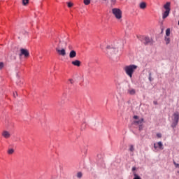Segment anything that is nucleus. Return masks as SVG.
Instances as JSON below:
<instances>
[{"instance_id": "3", "label": "nucleus", "mask_w": 179, "mask_h": 179, "mask_svg": "<svg viewBox=\"0 0 179 179\" xmlns=\"http://www.w3.org/2000/svg\"><path fill=\"white\" fill-rule=\"evenodd\" d=\"M163 8L165 9V11L162 13V19H166V17H169L171 10V3L170 1L166 2Z\"/></svg>"}, {"instance_id": "19", "label": "nucleus", "mask_w": 179, "mask_h": 179, "mask_svg": "<svg viewBox=\"0 0 179 179\" xmlns=\"http://www.w3.org/2000/svg\"><path fill=\"white\" fill-rule=\"evenodd\" d=\"M134 179H141V176H138V174H136V173H134Z\"/></svg>"}, {"instance_id": "30", "label": "nucleus", "mask_w": 179, "mask_h": 179, "mask_svg": "<svg viewBox=\"0 0 179 179\" xmlns=\"http://www.w3.org/2000/svg\"><path fill=\"white\" fill-rule=\"evenodd\" d=\"M157 138H162V134L161 133H157Z\"/></svg>"}, {"instance_id": "7", "label": "nucleus", "mask_w": 179, "mask_h": 179, "mask_svg": "<svg viewBox=\"0 0 179 179\" xmlns=\"http://www.w3.org/2000/svg\"><path fill=\"white\" fill-rule=\"evenodd\" d=\"M138 39L140 40V41L143 43L145 45H148V44H153L152 38H149V36H140Z\"/></svg>"}, {"instance_id": "1", "label": "nucleus", "mask_w": 179, "mask_h": 179, "mask_svg": "<svg viewBox=\"0 0 179 179\" xmlns=\"http://www.w3.org/2000/svg\"><path fill=\"white\" fill-rule=\"evenodd\" d=\"M122 47V43H118V42H115L113 45H108L106 47V54L108 57H111L113 54H117L118 52V48Z\"/></svg>"}, {"instance_id": "22", "label": "nucleus", "mask_w": 179, "mask_h": 179, "mask_svg": "<svg viewBox=\"0 0 179 179\" xmlns=\"http://www.w3.org/2000/svg\"><path fill=\"white\" fill-rule=\"evenodd\" d=\"M67 6H68V8H72V6H73V3H72L71 2H68L67 3Z\"/></svg>"}, {"instance_id": "29", "label": "nucleus", "mask_w": 179, "mask_h": 179, "mask_svg": "<svg viewBox=\"0 0 179 179\" xmlns=\"http://www.w3.org/2000/svg\"><path fill=\"white\" fill-rule=\"evenodd\" d=\"M2 68H3V63L0 62V69H2Z\"/></svg>"}, {"instance_id": "8", "label": "nucleus", "mask_w": 179, "mask_h": 179, "mask_svg": "<svg viewBox=\"0 0 179 179\" xmlns=\"http://www.w3.org/2000/svg\"><path fill=\"white\" fill-rule=\"evenodd\" d=\"M56 51L59 54V55H62V57H65V55H66V51L65 50V49H61V42L57 44Z\"/></svg>"}, {"instance_id": "34", "label": "nucleus", "mask_w": 179, "mask_h": 179, "mask_svg": "<svg viewBox=\"0 0 179 179\" xmlns=\"http://www.w3.org/2000/svg\"><path fill=\"white\" fill-rule=\"evenodd\" d=\"M14 97H16V94H13Z\"/></svg>"}, {"instance_id": "21", "label": "nucleus", "mask_w": 179, "mask_h": 179, "mask_svg": "<svg viewBox=\"0 0 179 179\" xmlns=\"http://www.w3.org/2000/svg\"><path fill=\"white\" fill-rule=\"evenodd\" d=\"M84 3L85 5H90V0H84Z\"/></svg>"}, {"instance_id": "25", "label": "nucleus", "mask_w": 179, "mask_h": 179, "mask_svg": "<svg viewBox=\"0 0 179 179\" xmlns=\"http://www.w3.org/2000/svg\"><path fill=\"white\" fill-rule=\"evenodd\" d=\"M110 3L111 5H115V3H117V0H110Z\"/></svg>"}, {"instance_id": "13", "label": "nucleus", "mask_w": 179, "mask_h": 179, "mask_svg": "<svg viewBox=\"0 0 179 179\" xmlns=\"http://www.w3.org/2000/svg\"><path fill=\"white\" fill-rule=\"evenodd\" d=\"M127 92L129 93V94H131V96H134V94H136V90H135V89L134 88H129L127 90Z\"/></svg>"}, {"instance_id": "28", "label": "nucleus", "mask_w": 179, "mask_h": 179, "mask_svg": "<svg viewBox=\"0 0 179 179\" xmlns=\"http://www.w3.org/2000/svg\"><path fill=\"white\" fill-rule=\"evenodd\" d=\"M173 164L176 168L179 169V164H177L176 162H174Z\"/></svg>"}, {"instance_id": "31", "label": "nucleus", "mask_w": 179, "mask_h": 179, "mask_svg": "<svg viewBox=\"0 0 179 179\" xmlns=\"http://www.w3.org/2000/svg\"><path fill=\"white\" fill-rule=\"evenodd\" d=\"M132 171H135V170H136V167L134 166L132 169H131Z\"/></svg>"}, {"instance_id": "23", "label": "nucleus", "mask_w": 179, "mask_h": 179, "mask_svg": "<svg viewBox=\"0 0 179 179\" xmlns=\"http://www.w3.org/2000/svg\"><path fill=\"white\" fill-rule=\"evenodd\" d=\"M135 150V148H134V145H130L129 147V151L130 152H134Z\"/></svg>"}, {"instance_id": "11", "label": "nucleus", "mask_w": 179, "mask_h": 179, "mask_svg": "<svg viewBox=\"0 0 179 179\" xmlns=\"http://www.w3.org/2000/svg\"><path fill=\"white\" fill-rule=\"evenodd\" d=\"M1 136H3V138H5V139H9V138H10V132L4 130L1 133Z\"/></svg>"}, {"instance_id": "5", "label": "nucleus", "mask_w": 179, "mask_h": 179, "mask_svg": "<svg viewBox=\"0 0 179 179\" xmlns=\"http://www.w3.org/2000/svg\"><path fill=\"white\" fill-rule=\"evenodd\" d=\"M178 121H179V113L176 112L173 113L172 116V124L171 127L174 129L177 125H178Z\"/></svg>"}, {"instance_id": "35", "label": "nucleus", "mask_w": 179, "mask_h": 179, "mask_svg": "<svg viewBox=\"0 0 179 179\" xmlns=\"http://www.w3.org/2000/svg\"><path fill=\"white\" fill-rule=\"evenodd\" d=\"M101 48L103 50V45H101Z\"/></svg>"}, {"instance_id": "12", "label": "nucleus", "mask_w": 179, "mask_h": 179, "mask_svg": "<svg viewBox=\"0 0 179 179\" xmlns=\"http://www.w3.org/2000/svg\"><path fill=\"white\" fill-rule=\"evenodd\" d=\"M146 6H147V4H146V2H145V1H142L139 3L140 9L145 10V9H146Z\"/></svg>"}, {"instance_id": "17", "label": "nucleus", "mask_w": 179, "mask_h": 179, "mask_svg": "<svg viewBox=\"0 0 179 179\" xmlns=\"http://www.w3.org/2000/svg\"><path fill=\"white\" fill-rule=\"evenodd\" d=\"M164 39H165V43H166V45L170 44L171 41H170V38H169V36H165Z\"/></svg>"}, {"instance_id": "24", "label": "nucleus", "mask_w": 179, "mask_h": 179, "mask_svg": "<svg viewBox=\"0 0 179 179\" xmlns=\"http://www.w3.org/2000/svg\"><path fill=\"white\" fill-rule=\"evenodd\" d=\"M77 177H78V178H82V173L81 172H78L77 173Z\"/></svg>"}, {"instance_id": "14", "label": "nucleus", "mask_w": 179, "mask_h": 179, "mask_svg": "<svg viewBox=\"0 0 179 179\" xmlns=\"http://www.w3.org/2000/svg\"><path fill=\"white\" fill-rule=\"evenodd\" d=\"M76 57V51L71 50L69 53V58H75Z\"/></svg>"}, {"instance_id": "6", "label": "nucleus", "mask_w": 179, "mask_h": 179, "mask_svg": "<svg viewBox=\"0 0 179 179\" xmlns=\"http://www.w3.org/2000/svg\"><path fill=\"white\" fill-rule=\"evenodd\" d=\"M134 119L135 120L133 122L134 125L139 126V131H142V124H143V118H139L137 115L134 116Z\"/></svg>"}, {"instance_id": "4", "label": "nucleus", "mask_w": 179, "mask_h": 179, "mask_svg": "<svg viewBox=\"0 0 179 179\" xmlns=\"http://www.w3.org/2000/svg\"><path fill=\"white\" fill-rule=\"evenodd\" d=\"M112 13L117 20H121L122 19V11H121V9L117 8H113Z\"/></svg>"}, {"instance_id": "15", "label": "nucleus", "mask_w": 179, "mask_h": 179, "mask_svg": "<svg viewBox=\"0 0 179 179\" xmlns=\"http://www.w3.org/2000/svg\"><path fill=\"white\" fill-rule=\"evenodd\" d=\"M72 65H74V66H80V61L79 60H75L71 62Z\"/></svg>"}, {"instance_id": "33", "label": "nucleus", "mask_w": 179, "mask_h": 179, "mask_svg": "<svg viewBox=\"0 0 179 179\" xmlns=\"http://www.w3.org/2000/svg\"><path fill=\"white\" fill-rule=\"evenodd\" d=\"M14 97H16V94H13Z\"/></svg>"}, {"instance_id": "20", "label": "nucleus", "mask_w": 179, "mask_h": 179, "mask_svg": "<svg viewBox=\"0 0 179 179\" xmlns=\"http://www.w3.org/2000/svg\"><path fill=\"white\" fill-rule=\"evenodd\" d=\"M29 3V0H22V5L26 6Z\"/></svg>"}, {"instance_id": "16", "label": "nucleus", "mask_w": 179, "mask_h": 179, "mask_svg": "<svg viewBox=\"0 0 179 179\" xmlns=\"http://www.w3.org/2000/svg\"><path fill=\"white\" fill-rule=\"evenodd\" d=\"M8 155H13L15 153V150L13 148H10L7 151Z\"/></svg>"}, {"instance_id": "27", "label": "nucleus", "mask_w": 179, "mask_h": 179, "mask_svg": "<svg viewBox=\"0 0 179 179\" xmlns=\"http://www.w3.org/2000/svg\"><path fill=\"white\" fill-rule=\"evenodd\" d=\"M69 82H70V83L71 85H73V83H74L73 79H72V78L69 79Z\"/></svg>"}, {"instance_id": "18", "label": "nucleus", "mask_w": 179, "mask_h": 179, "mask_svg": "<svg viewBox=\"0 0 179 179\" xmlns=\"http://www.w3.org/2000/svg\"><path fill=\"white\" fill-rule=\"evenodd\" d=\"M166 37L170 36V28L166 29Z\"/></svg>"}, {"instance_id": "26", "label": "nucleus", "mask_w": 179, "mask_h": 179, "mask_svg": "<svg viewBox=\"0 0 179 179\" xmlns=\"http://www.w3.org/2000/svg\"><path fill=\"white\" fill-rule=\"evenodd\" d=\"M150 82H152V80H153V79L152 78V73L149 74V78H148Z\"/></svg>"}, {"instance_id": "2", "label": "nucleus", "mask_w": 179, "mask_h": 179, "mask_svg": "<svg viewBox=\"0 0 179 179\" xmlns=\"http://www.w3.org/2000/svg\"><path fill=\"white\" fill-rule=\"evenodd\" d=\"M136 69H138V66L135 64L125 66L124 68V71L126 75H127V76H129V78H132V76L134 75V73Z\"/></svg>"}, {"instance_id": "9", "label": "nucleus", "mask_w": 179, "mask_h": 179, "mask_svg": "<svg viewBox=\"0 0 179 179\" xmlns=\"http://www.w3.org/2000/svg\"><path fill=\"white\" fill-rule=\"evenodd\" d=\"M154 149L155 150H157V149H159L160 150H163V149H164V147L163 146V143H162V141H159L154 143Z\"/></svg>"}, {"instance_id": "37", "label": "nucleus", "mask_w": 179, "mask_h": 179, "mask_svg": "<svg viewBox=\"0 0 179 179\" xmlns=\"http://www.w3.org/2000/svg\"><path fill=\"white\" fill-rule=\"evenodd\" d=\"M103 1H107V0H103Z\"/></svg>"}, {"instance_id": "32", "label": "nucleus", "mask_w": 179, "mask_h": 179, "mask_svg": "<svg viewBox=\"0 0 179 179\" xmlns=\"http://www.w3.org/2000/svg\"><path fill=\"white\" fill-rule=\"evenodd\" d=\"M153 103L157 105V101H154Z\"/></svg>"}, {"instance_id": "10", "label": "nucleus", "mask_w": 179, "mask_h": 179, "mask_svg": "<svg viewBox=\"0 0 179 179\" xmlns=\"http://www.w3.org/2000/svg\"><path fill=\"white\" fill-rule=\"evenodd\" d=\"M22 55H24L25 58H27L30 55V53L29 52V50L27 49H20V57H22Z\"/></svg>"}, {"instance_id": "36", "label": "nucleus", "mask_w": 179, "mask_h": 179, "mask_svg": "<svg viewBox=\"0 0 179 179\" xmlns=\"http://www.w3.org/2000/svg\"><path fill=\"white\" fill-rule=\"evenodd\" d=\"M85 125V124H83V127Z\"/></svg>"}]
</instances>
